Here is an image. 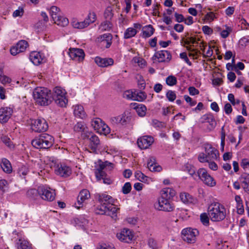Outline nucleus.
I'll use <instances>...</instances> for the list:
<instances>
[{
  "mask_svg": "<svg viewBox=\"0 0 249 249\" xmlns=\"http://www.w3.org/2000/svg\"><path fill=\"white\" fill-rule=\"evenodd\" d=\"M33 97L40 106H48L52 101L51 90L44 87L36 88L33 91Z\"/></svg>",
  "mask_w": 249,
  "mask_h": 249,
  "instance_id": "f257e3e1",
  "label": "nucleus"
},
{
  "mask_svg": "<svg viewBox=\"0 0 249 249\" xmlns=\"http://www.w3.org/2000/svg\"><path fill=\"white\" fill-rule=\"evenodd\" d=\"M208 214L213 221H221L225 218L226 211L225 207L221 204L213 203L209 207Z\"/></svg>",
  "mask_w": 249,
  "mask_h": 249,
  "instance_id": "f03ea898",
  "label": "nucleus"
},
{
  "mask_svg": "<svg viewBox=\"0 0 249 249\" xmlns=\"http://www.w3.org/2000/svg\"><path fill=\"white\" fill-rule=\"evenodd\" d=\"M53 142V137L47 133L40 134L32 141V145L37 149H48Z\"/></svg>",
  "mask_w": 249,
  "mask_h": 249,
  "instance_id": "7ed1b4c3",
  "label": "nucleus"
},
{
  "mask_svg": "<svg viewBox=\"0 0 249 249\" xmlns=\"http://www.w3.org/2000/svg\"><path fill=\"white\" fill-rule=\"evenodd\" d=\"M205 153H200L198 156L199 162L204 163L209 160H216L219 156L218 150L209 143L204 144Z\"/></svg>",
  "mask_w": 249,
  "mask_h": 249,
  "instance_id": "20e7f679",
  "label": "nucleus"
},
{
  "mask_svg": "<svg viewBox=\"0 0 249 249\" xmlns=\"http://www.w3.org/2000/svg\"><path fill=\"white\" fill-rule=\"evenodd\" d=\"M66 90L60 87H56L53 89L52 99L55 103L61 107H66L68 102L66 97Z\"/></svg>",
  "mask_w": 249,
  "mask_h": 249,
  "instance_id": "39448f33",
  "label": "nucleus"
},
{
  "mask_svg": "<svg viewBox=\"0 0 249 249\" xmlns=\"http://www.w3.org/2000/svg\"><path fill=\"white\" fill-rule=\"evenodd\" d=\"M96 164V165L95 166L94 172L96 178L98 180H101V178L105 176L106 173L104 171V169H108L110 170L113 168V164L108 161L104 162L101 160H99Z\"/></svg>",
  "mask_w": 249,
  "mask_h": 249,
  "instance_id": "423d86ee",
  "label": "nucleus"
},
{
  "mask_svg": "<svg viewBox=\"0 0 249 249\" xmlns=\"http://www.w3.org/2000/svg\"><path fill=\"white\" fill-rule=\"evenodd\" d=\"M197 174L199 178L207 186L213 187L216 185V182L215 180L211 176L206 169L199 168L197 171Z\"/></svg>",
  "mask_w": 249,
  "mask_h": 249,
  "instance_id": "0eeeda50",
  "label": "nucleus"
},
{
  "mask_svg": "<svg viewBox=\"0 0 249 249\" xmlns=\"http://www.w3.org/2000/svg\"><path fill=\"white\" fill-rule=\"evenodd\" d=\"M154 207L157 210L168 212H172L175 209L174 204L169 200L161 197L154 204Z\"/></svg>",
  "mask_w": 249,
  "mask_h": 249,
  "instance_id": "6e6552de",
  "label": "nucleus"
},
{
  "mask_svg": "<svg viewBox=\"0 0 249 249\" xmlns=\"http://www.w3.org/2000/svg\"><path fill=\"white\" fill-rule=\"evenodd\" d=\"M181 234L183 239L188 243H194L199 232L196 229L187 228L182 230Z\"/></svg>",
  "mask_w": 249,
  "mask_h": 249,
  "instance_id": "1a4fd4ad",
  "label": "nucleus"
},
{
  "mask_svg": "<svg viewBox=\"0 0 249 249\" xmlns=\"http://www.w3.org/2000/svg\"><path fill=\"white\" fill-rule=\"evenodd\" d=\"M38 195L45 200L52 201L55 197L54 190L43 185L38 187Z\"/></svg>",
  "mask_w": 249,
  "mask_h": 249,
  "instance_id": "9d476101",
  "label": "nucleus"
},
{
  "mask_svg": "<svg viewBox=\"0 0 249 249\" xmlns=\"http://www.w3.org/2000/svg\"><path fill=\"white\" fill-rule=\"evenodd\" d=\"M31 126L32 130L36 132H44L48 128L47 123L43 118L32 120Z\"/></svg>",
  "mask_w": 249,
  "mask_h": 249,
  "instance_id": "9b49d317",
  "label": "nucleus"
},
{
  "mask_svg": "<svg viewBox=\"0 0 249 249\" xmlns=\"http://www.w3.org/2000/svg\"><path fill=\"white\" fill-rule=\"evenodd\" d=\"M171 58L172 55L170 53L165 50L156 52L152 57L153 61L158 62H169Z\"/></svg>",
  "mask_w": 249,
  "mask_h": 249,
  "instance_id": "f8f14e48",
  "label": "nucleus"
},
{
  "mask_svg": "<svg viewBox=\"0 0 249 249\" xmlns=\"http://www.w3.org/2000/svg\"><path fill=\"white\" fill-rule=\"evenodd\" d=\"M117 238L120 241L130 243L134 238L133 231L130 229L124 228L117 234Z\"/></svg>",
  "mask_w": 249,
  "mask_h": 249,
  "instance_id": "ddd939ff",
  "label": "nucleus"
},
{
  "mask_svg": "<svg viewBox=\"0 0 249 249\" xmlns=\"http://www.w3.org/2000/svg\"><path fill=\"white\" fill-rule=\"evenodd\" d=\"M54 172L56 175L64 178L69 177L71 173L70 167L62 163L59 164L56 166Z\"/></svg>",
  "mask_w": 249,
  "mask_h": 249,
  "instance_id": "4468645a",
  "label": "nucleus"
},
{
  "mask_svg": "<svg viewBox=\"0 0 249 249\" xmlns=\"http://www.w3.org/2000/svg\"><path fill=\"white\" fill-rule=\"evenodd\" d=\"M69 54L72 59L79 62L82 61L85 57L84 51L79 48H70Z\"/></svg>",
  "mask_w": 249,
  "mask_h": 249,
  "instance_id": "2eb2a0df",
  "label": "nucleus"
},
{
  "mask_svg": "<svg viewBox=\"0 0 249 249\" xmlns=\"http://www.w3.org/2000/svg\"><path fill=\"white\" fill-rule=\"evenodd\" d=\"M154 142V139L150 136H144L138 139L137 144L141 149L148 148Z\"/></svg>",
  "mask_w": 249,
  "mask_h": 249,
  "instance_id": "dca6fc26",
  "label": "nucleus"
},
{
  "mask_svg": "<svg viewBox=\"0 0 249 249\" xmlns=\"http://www.w3.org/2000/svg\"><path fill=\"white\" fill-rule=\"evenodd\" d=\"M95 198L100 204L109 205L115 202V200L110 196L106 194H96Z\"/></svg>",
  "mask_w": 249,
  "mask_h": 249,
  "instance_id": "f3484780",
  "label": "nucleus"
},
{
  "mask_svg": "<svg viewBox=\"0 0 249 249\" xmlns=\"http://www.w3.org/2000/svg\"><path fill=\"white\" fill-rule=\"evenodd\" d=\"M90 196L89 192L88 190H82L77 197V204L78 205L77 206V208L79 209L83 207L84 204L87 202Z\"/></svg>",
  "mask_w": 249,
  "mask_h": 249,
  "instance_id": "a211bd4d",
  "label": "nucleus"
},
{
  "mask_svg": "<svg viewBox=\"0 0 249 249\" xmlns=\"http://www.w3.org/2000/svg\"><path fill=\"white\" fill-rule=\"evenodd\" d=\"M30 59L35 65H39L46 61L44 55L40 52H33L30 53Z\"/></svg>",
  "mask_w": 249,
  "mask_h": 249,
  "instance_id": "6ab92c4d",
  "label": "nucleus"
},
{
  "mask_svg": "<svg viewBox=\"0 0 249 249\" xmlns=\"http://www.w3.org/2000/svg\"><path fill=\"white\" fill-rule=\"evenodd\" d=\"M13 113L11 108L4 107L0 108V122L5 123L7 122L11 117Z\"/></svg>",
  "mask_w": 249,
  "mask_h": 249,
  "instance_id": "aec40b11",
  "label": "nucleus"
},
{
  "mask_svg": "<svg viewBox=\"0 0 249 249\" xmlns=\"http://www.w3.org/2000/svg\"><path fill=\"white\" fill-rule=\"evenodd\" d=\"M96 64L100 67H107L113 65L114 60L111 58H102L97 56L94 59Z\"/></svg>",
  "mask_w": 249,
  "mask_h": 249,
  "instance_id": "412c9836",
  "label": "nucleus"
},
{
  "mask_svg": "<svg viewBox=\"0 0 249 249\" xmlns=\"http://www.w3.org/2000/svg\"><path fill=\"white\" fill-rule=\"evenodd\" d=\"M201 119L202 123H208L211 129H214L216 125V122L212 114H205L202 116Z\"/></svg>",
  "mask_w": 249,
  "mask_h": 249,
  "instance_id": "4be33fe9",
  "label": "nucleus"
},
{
  "mask_svg": "<svg viewBox=\"0 0 249 249\" xmlns=\"http://www.w3.org/2000/svg\"><path fill=\"white\" fill-rule=\"evenodd\" d=\"M147 167L149 170L152 172H160L162 168L156 162V158L154 157H150L147 161Z\"/></svg>",
  "mask_w": 249,
  "mask_h": 249,
  "instance_id": "5701e85b",
  "label": "nucleus"
},
{
  "mask_svg": "<svg viewBox=\"0 0 249 249\" xmlns=\"http://www.w3.org/2000/svg\"><path fill=\"white\" fill-rule=\"evenodd\" d=\"M73 114L77 118L84 119L86 117V112L82 106L76 105L73 106Z\"/></svg>",
  "mask_w": 249,
  "mask_h": 249,
  "instance_id": "b1692460",
  "label": "nucleus"
},
{
  "mask_svg": "<svg viewBox=\"0 0 249 249\" xmlns=\"http://www.w3.org/2000/svg\"><path fill=\"white\" fill-rule=\"evenodd\" d=\"M176 191L171 188H165L161 191V197L170 200L176 195Z\"/></svg>",
  "mask_w": 249,
  "mask_h": 249,
  "instance_id": "393cba45",
  "label": "nucleus"
},
{
  "mask_svg": "<svg viewBox=\"0 0 249 249\" xmlns=\"http://www.w3.org/2000/svg\"><path fill=\"white\" fill-rule=\"evenodd\" d=\"M100 40L103 45L107 48H109L111 44L112 36L110 34H105L100 37Z\"/></svg>",
  "mask_w": 249,
  "mask_h": 249,
  "instance_id": "a878e982",
  "label": "nucleus"
},
{
  "mask_svg": "<svg viewBox=\"0 0 249 249\" xmlns=\"http://www.w3.org/2000/svg\"><path fill=\"white\" fill-rule=\"evenodd\" d=\"M90 143L89 146L93 151H96L100 145V140L99 138L95 135L92 134L89 138Z\"/></svg>",
  "mask_w": 249,
  "mask_h": 249,
  "instance_id": "bb28decb",
  "label": "nucleus"
},
{
  "mask_svg": "<svg viewBox=\"0 0 249 249\" xmlns=\"http://www.w3.org/2000/svg\"><path fill=\"white\" fill-rule=\"evenodd\" d=\"M133 107L139 116L142 117L145 115L147 108L145 105L135 103L133 105Z\"/></svg>",
  "mask_w": 249,
  "mask_h": 249,
  "instance_id": "cd10ccee",
  "label": "nucleus"
},
{
  "mask_svg": "<svg viewBox=\"0 0 249 249\" xmlns=\"http://www.w3.org/2000/svg\"><path fill=\"white\" fill-rule=\"evenodd\" d=\"M0 166L3 171L6 173H10L12 170L10 161L6 159H2Z\"/></svg>",
  "mask_w": 249,
  "mask_h": 249,
  "instance_id": "c85d7f7f",
  "label": "nucleus"
},
{
  "mask_svg": "<svg viewBox=\"0 0 249 249\" xmlns=\"http://www.w3.org/2000/svg\"><path fill=\"white\" fill-rule=\"evenodd\" d=\"M30 170L27 165H22L19 167L18 170V174L22 178H25V176L28 174Z\"/></svg>",
  "mask_w": 249,
  "mask_h": 249,
  "instance_id": "c756f323",
  "label": "nucleus"
},
{
  "mask_svg": "<svg viewBox=\"0 0 249 249\" xmlns=\"http://www.w3.org/2000/svg\"><path fill=\"white\" fill-rule=\"evenodd\" d=\"M54 22L59 26L62 27L67 26L69 24V20L67 18L63 17L61 16L57 17L56 18L53 19Z\"/></svg>",
  "mask_w": 249,
  "mask_h": 249,
  "instance_id": "7c9ffc66",
  "label": "nucleus"
},
{
  "mask_svg": "<svg viewBox=\"0 0 249 249\" xmlns=\"http://www.w3.org/2000/svg\"><path fill=\"white\" fill-rule=\"evenodd\" d=\"M154 29L151 25L145 26L142 30V36L147 38L151 36L154 33Z\"/></svg>",
  "mask_w": 249,
  "mask_h": 249,
  "instance_id": "2f4dec72",
  "label": "nucleus"
},
{
  "mask_svg": "<svg viewBox=\"0 0 249 249\" xmlns=\"http://www.w3.org/2000/svg\"><path fill=\"white\" fill-rule=\"evenodd\" d=\"M17 244L18 249H32V245L25 240L19 239Z\"/></svg>",
  "mask_w": 249,
  "mask_h": 249,
  "instance_id": "473e14b6",
  "label": "nucleus"
},
{
  "mask_svg": "<svg viewBox=\"0 0 249 249\" xmlns=\"http://www.w3.org/2000/svg\"><path fill=\"white\" fill-rule=\"evenodd\" d=\"M107 208L108 211L107 214L110 215L112 218H115L117 216L116 213L119 209L115 206L114 203L107 205Z\"/></svg>",
  "mask_w": 249,
  "mask_h": 249,
  "instance_id": "72a5a7b5",
  "label": "nucleus"
},
{
  "mask_svg": "<svg viewBox=\"0 0 249 249\" xmlns=\"http://www.w3.org/2000/svg\"><path fill=\"white\" fill-rule=\"evenodd\" d=\"M137 33V31L133 27H129L126 29L124 35V39H129L134 37Z\"/></svg>",
  "mask_w": 249,
  "mask_h": 249,
  "instance_id": "f704fd0d",
  "label": "nucleus"
},
{
  "mask_svg": "<svg viewBox=\"0 0 249 249\" xmlns=\"http://www.w3.org/2000/svg\"><path fill=\"white\" fill-rule=\"evenodd\" d=\"M50 14L53 19L56 18L61 16L60 9L55 6H53L50 8Z\"/></svg>",
  "mask_w": 249,
  "mask_h": 249,
  "instance_id": "c9c22d12",
  "label": "nucleus"
},
{
  "mask_svg": "<svg viewBox=\"0 0 249 249\" xmlns=\"http://www.w3.org/2000/svg\"><path fill=\"white\" fill-rule=\"evenodd\" d=\"M180 200L184 203H188L192 202V197L190 194L186 192H182L180 194Z\"/></svg>",
  "mask_w": 249,
  "mask_h": 249,
  "instance_id": "e433bc0d",
  "label": "nucleus"
},
{
  "mask_svg": "<svg viewBox=\"0 0 249 249\" xmlns=\"http://www.w3.org/2000/svg\"><path fill=\"white\" fill-rule=\"evenodd\" d=\"M72 25L74 28L82 29L88 26V23L85 20L82 21H73L72 22Z\"/></svg>",
  "mask_w": 249,
  "mask_h": 249,
  "instance_id": "4c0bfd02",
  "label": "nucleus"
},
{
  "mask_svg": "<svg viewBox=\"0 0 249 249\" xmlns=\"http://www.w3.org/2000/svg\"><path fill=\"white\" fill-rule=\"evenodd\" d=\"M186 49L190 52L189 56L193 59H197L199 54L201 53L200 51L192 49V46H186Z\"/></svg>",
  "mask_w": 249,
  "mask_h": 249,
  "instance_id": "58836bf2",
  "label": "nucleus"
},
{
  "mask_svg": "<svg viewBox=\"0 0 249 249\" xmlns=\"http://www.w3.org/2000/svg\"><path fill=\"white\" fill-rule=\"evenodd\" d=\"M28 45V42L24 40H20L16 44L17 48L19 50L20 53L23 52L26 49Z\"/></svg>",
  "mask_w": 249,
  "mask_h": 249,
  "instance_id": "ea45409f",
  "label": "nucleus"
},
{
  "mask_svg": "<svg viewBox=\"0 0 249 249\" xmlns=\"http://www.w3.org/2000/svg\"><path fill=\"white\" fill-rule=\"evenodd\" d=\"M102 122L101 120L99 119H96L94 120H92L91 122V124L92 127L94 129V130L99 132L101 131V128L102 126Z\"/></svg>",
  "mask_w": 249,
  "mask_h": 249,
  "instance_id": "a19ab883",
  "label": "nucleus"
},
{
  "mask_svg": "<svg viewBox=\"0 0 249 249\" xmlns=\"http://www.w3.org/2000/svg\"><path fill=\"white\" fill-rule=\"evenodd\" d=\"M226 137V132L224 129V125L223 126L221 129L220 133V138H221V143H220V149L222 152L224 151L225 146V140Z\"/></svg>",
  "mask_w": 249,
  "mask_h": 249,
  "instance_id": "79ce46f5",
  "label": "nucleus"
},
{
  "mask_svg": "<svg viewBox=\"0 0 249 249\" xmlns=\"http://www.w3.org/2000/svg\"><path fill=\"white\" fill-rule=\"evenodd\" d=\"M108 209H107V205L100 204V206L97 207L95 209V213L98 214H104L107 213Z\"/></svg>",
  "mask_w": 249,
  "mask_h": 249,
  "instance_id": "37998d69",
  "label": "nucleus"
},
{
  "mask_svg": "<svg viewBox=\"0 0 249 249\" xmlns=\"http://www.w3.org/2000/svg\"><path fill=\"white\" fill-rule=\"evenodd\" d=\"M135 177L136 178L138 179L139 180L142 181L146 182L147 181L148 179V178L144 175L142 172L140 171H137L135 173Z\"/></svg>",
  "mask_w": 249,
  "mask_h": 249,
  "instance_id": "c03bdc74",
  "label": "nucleus"
},
{
  "mask_svg": "<svg viewBox=\"0 0 249 249\" xmlns=\"http://www.w3.org/2000/svg\"><path fill=\"white\" fill-rule=\"evenodd\" d=\"M96 19V14L94 12H89L87 17L85 18V21L88 23V26L93 23Z\"/></svg>",
  "mask_w": 249,
  "mask_h": 249,
  "instance_id": "a18cd8bd",
  "label": "nucleus"
},
{
  "mask_svg": "<svg viewBox=\"0 0 249 249\" xmlns=\"http://www.w3.org/2000/svg\"><path fill=\"white\" fill-rule=\"evenodd\" d=\"M8 189V182L5 179L0 180V194H3Z\"/></svg>",
  "mask_w": 249,
  "mask_h": 249,
  "instance_id": "49530a36",
  "label": "nucleus"
},
{
  "mask_svg": "<svg viewBox=\"0 0 249 249\" xmlns=\"http://www.w3.org/2000/svg\"><path fill=\"white\" fill-rule=\"evenodd\" d=\"M216 15L213 12L207 13L204 16L203 20L206 22H211L213 21L214 18H216Z\"/></svg>",
  "mask_w": 249,
  "mask_h": 249,
  "instance_id": "de8ad7c7",
  "label": "nucleus"
},
{
  "mask_svg": "<svg viewBox=\"0 0 249 249\" xmlns=\"http://www.w3.org/2000/svg\"><path fill=\"white\" fill-rule=\"evenodd\" d=\"M86 126L83 122H78L73 127L74 131L76 132H84Z\"/></svg>",
  "mask_w": 249,
  "mask_h": 249,
  "instance_id": "09e8293b",
  "label": "nucleus"
},
{
  "mask_svg": "<svg viewBox=\"0 0 249 249\" xmlns=\"http://www.w3.org/2000/svg\"><path fill=\"white\" fill-rule=\"evenodd\" d=\"M165 81L166 84L169 86H173L177 83V79L173 75L168 76Z\"/></svg>",
  "mask_w": 249,
  "mask_h": 249,
  "instance_id": "8fccbe9b",
  "label": "nucleus"
},
{
  "mask_svg": "<svg viewBox=\"0 0 249 249\" xmlns=\"http://www.w3.org/2000/svg\"><path fill=\"white\" fill-rule=\"evenodd\" d=\"M38 195V188L37 190L35 189H31L29 190L27 192V196L28 197L36 199Z\"/></svg>",
  "mask_w": 249,
  "mask_h": 249,
  "instance_id": "3c124183",
  "label": "nucleus"
},
{
  "mask_svg": "<svg viewBox=\"0 0 249 249\" xmlns=\"http://www.w3.org/2000/svg\"><path fill=\"white\" fill-rule=\"evenodd\" d=\"M242 186L244 191L249 194V174L245 177L242 182Z\"/></svg>",
  "mask_w": 249,
  "mask_h": 249,
  "instance_id": "603ef678",
  "label": "nucleus"
},
{
  "mask_svg": "<svg viewBox=\"0 0 249 249\" xmlns=\"http://www.w3.org/2000/svg\"><path fill=\"white\" fill-rule=\"evenodd\" d=\"M112 24L108 21H106L101 23L100 29L102 31H108L112 28Z\"/></svg>",
  "mask_w": 249,
  "mask_h": 249,
  "instance_id": "864d4df0",
  "label": "nucleus"
},
{
  "mask_svg": "<svg viewBox=\"0 0 249 249\" xmlns=\"http://www.w3.org/2000/svg\"><path fill=\"white\" fill-rule=\"evenodd\" d=\"M225 29L221 32L220 35L222 37L224 38H227L232 32V28L227 25L225 26Z\"/></svg>",
  "mask_w": 249,
  "mask_h": 249,
  "instance_id": "5fc2aeb1",
  "label": "nucleus"
},
{
  "mask_svg": "<svg viewBox=\"0 0 249 249\" xmlns=\"http://www.w3.org/2000/svg\"><path fill=\"white\" fill-rule=\"evenodd\" d=\"M184 170L188 172V173L193 177L196 175V171L194 167L190 164H186L184 166Z\"/></svg>",
  "mask_w": 249,
  "mask_h": 249,
  "instance_id": "6e6d98bb",
  "label": "nucleus"
},
{
  "mask_svg": "<svg viewBox=\"0 0 249 249\" xmlns=\"http://www.w3.org/2000/svg\"><path fill=\"white\" fill-rule=\"evenodd\" d=\"M123 97L127 99L136 100L135 94L130 90L125 91L123 94Z\"/></svg>",
  "mask_w": 249,
  "mask_h": 249,
  "instance_id": "4d7b16f0",
  "label": "nucleus"
},
{
  "mask_svg": "<svg viewBox=\"0 0 249 249\" xmlns=\"http://www.w3.org/2000/svg\"><path fill=\"white\" fill-rule=\"evenodd\" d=\"M166 96L170 102H173L176 98V94L174 91L168 90L166 94Z\"/></svg>",
  "mask_w": 249,
  "mask_h": 249,
  "instance_id": "13d9d810",
  "label": "nucleus"
},
{
  "mask_svg": "<svg viewBox=\"0 0 249 249\" xmlns=\"http://www.w3.org/2000/svg\"><path fill=\"white\" fill-rule=\"evenodd\" d=\"M131 190V185L130 183L126 182L122 187V192L124 194H128Z\"/></svg>",
  "mask_w": 249,
  "mask_h": 249,
  "instance_id": "bf43d9fd",
  "label": "nucleus"
},
{
  "mask_svg": "<svg viewBox=\"0 0 249 249\" xmlns=\"http://www.w3.org/2000/svg\"><path fill=\"white\" fill-rule=\"evenodd\" d=\"M129 121V117L124 114L120 115V124L125 125Z\"/></svg>",
  "mask_w": 249,
  "mask_h": 249,
  "instance_id": "052dcab7",
  "label": "nucleus"
},
{
  "mask_svg": "<svg viewBox=\"0 0 249 249\" xmlns=\"http://www.w3.org/2000/svg\"><path fill=\"white\" fill-rule=\"evenodd\" d=\"M200 220L204 225H208L209 223V218L206 213H202L200 215Z\"/></svg>",
  "mask_w": 249,
  "mask_h": 249,
  "instance_id": "680f3d73",
  "label": "nucleus"
},
{
  "mask_svg": "<svg viewBox=\"0 0 249 249\" xmlns=\"http://www.w3.org/2000/svg\"><path fill=\"white\" fill-rule=\"evenodd\" d=\"M241 166L245 171H249V160L247 159H244L242 160Z\"/></svg>",
  "mask_w": 249,
  "mask_h": 249,
  "instance_id": "e2e57ef3",
  "label": "nucleus"
},
{
  "mask_svg": "<svg viewBox=\"0 0 249 249\" xmlns=\"http://www.w3.org/2000/svg\"><path fill=\"white\" fill-rule=\"evenodd\" d=\"M2 141L7 146L10 148L13 147V144L10 139L7 136H3L1 138Z\"/></svg>",
  "mask_w": 249,
  "mask_h": 249,
  "instance_id": "0e129e2a",
  "label": "nucleus"
},
{
  "mask_svg": "<svg viewBox=\"0 0 249 249\" xmlns=\"http://www.w3.org/2000/svg\"><path fill=\"white\" fill-rule=\"evenodd\" d=\"M148 245L152 249H157L158 245L157 242L152 238H149L148 240Z\"/></svg>",
  "mask_w": 249,
  "mask_h": 249,
  "instance_id": "69168bd1",
  "label": "nucleus"
},
{
  "mask_svg": "<svg viewBox=\"0 0 249 249\" xmlns=\"http://www.w3.org/2000/svg\"><path fill=\"white\" fill-rule=\"evenodd\" d=\"M11 81V79L5 75H3L0 77V81L3 85L10 84Z\"/></svg>",
  "mask_w": 249,
  "mask_h": 249,
  "instance_id": "338daca9",
  "label": "nucleus"
},
{
  "mask_svg": "<svg viewBox=\"0 0 249 249\" xmlns=\"http://www.w3.org/2000/svg\"><path fill=\"white\" fill-rule=\"evenodd\" d=\"M133 61L135 63H138L139 66L142 67L145 65L146 62L142 58L135 57L133 58Z\"/></svg>",
  "mask_w": 249,
  "mask_h": 249,
  "instance_id": "774afa93",
  "label": "nucleus"
}]
</instances>
